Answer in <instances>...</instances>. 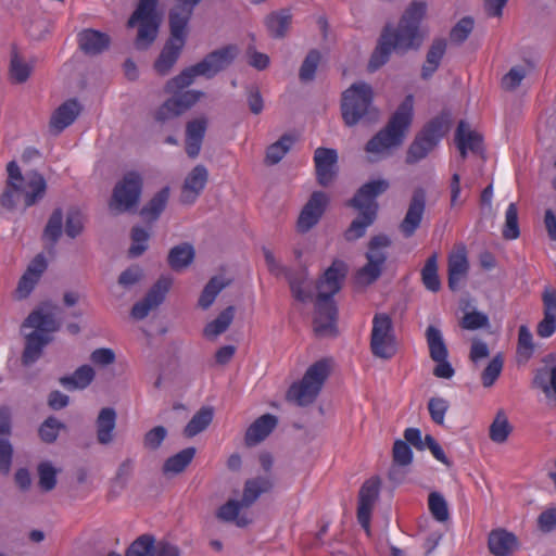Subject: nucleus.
Returning a JSON list of instances; mask_svg holds the SVG:
<instances>
[{"mask_svg": "<svg viewBox=\"0 0 556 556\" xmlns=\"http://www.w3.org/2000/svg\"><path fill=\"white\" fill-rule=\"evenodd\" d=\"M513 428L507 419V416L503 409H500L492 424L489 428L490 439L498 444L507 441Z\"/></svg>", "mask_w": 556, "mask_h": 556, "instance_id": "nucleus-48", "label": "nucleus"}, {"mask_svg": "<svg viewBox=\"0 0 556 556\" xmlns=\"http://www.w3.org/2000/svg\"><path fill=\"white\" fill-rule=\"evenodd\" d=\"M446 40L444 38H435L426 54V60L421 66L420 77L424 80L430 79L438 71L441 61L446 52Z\"/></svg>", "mask_w": 556, "mask_h": 556, "instance_id": "nucleus-28", "label": "nucleus"}, {"mask_svg": "<svg viewBox=\"0 0 556 556\" xmlns=\"http://www.w3.org/2000/svg\"><path fill=\"white\" fill-rule=\"evenodd\" d=\"M170 194L169 187H164L157 191L148 203L142 206L139 214L147 223L156 222L164 212Z\"/></svg>", "mask_w": 556, "mask_h": 556, "instance_id": "nucleus-32", "label": "nucleus"}, {"mask_svg": "<svg viewBox=\"0 0 556 556\" xmlns=\"http://www.w3.org/2000/svg\"><path fill=\"white\" fill-rule=\"evenodd\" d=\"M518 546L517 536L505 529H495L489 534L488 547L494 556H511Z\"/></svg>", "mask_w": 556, "mask_h": 556, "instance_id": "nucleus-25", "label": "nucleus"}, {"mask_svg": "<svg viewBox=\"0 0 556 556\" xmlns=\"http://www.w3.org/2000/svg\"><path fill=\"white\" fill-rule=\"evenodd\" d=\"M97 440L102 445H108L114 440L116 427V412L112 407H104L99 412L96 420Z\"/></svg>", "mask_w": 556, "mask_h": 556, "instance_id": "nucleus-29", "label": "nucleus"}, {"mask_svg": "<svg viewBox=\"0 0 556 556\" xmlns=\"http://www.w3.org/2000/svg\"><path fill=\"white\" fill-rule=\"evenodd\" d=\"M390 187L386 179L371 180L364 184L349 200L348 205L359 211L358 216L352 220L344 232L348 241H355L362 238L367 227L374 224L377 217L378 203L376 198L384 193Z\"/></svg>", "mask_w": 556, "mask_h": 556, "instance_id": "nucleus-4", "label": "nucleus"}, {"mask_svg": "<svg viewBox=\"0 0 556 556\" xmlns=\"http://www.w3.org/2000/svg\"><path fill=\"white\" fill-rule=\"evenodd\" d=\"M208 119L205 116L191 119L186 124L185 150L190 159L200 154L207 129Z\"/></svg>", "mask_w": 556, "mask_h": 556, "instance_id": "nucleus-21", "label": "nucleus"}, {"mask_svg": "<svg viewBox=\"0 0 556 556\" xmlns=\"http://www.w3.org/2000/svg\"><path fill=\"white\" fill-rule=\"evenodd\" d=\"M157 4L159 0H139L136 10L127 21V27H135L138 20L161 21L156 13Z\"/></svg>", "mask_w": 556, "mask_h": 556, "instance_id": "nucleus-49", "label": "nucleus"}, {"mask_svg": "<svg viewBox=\"0 0 556 556\" xmlns=\"http://www.w3.org/2000/svg\"><path fill=\"white\" fill-rule=\"evenodd\" d=\"M66 429V425L54 416H49L43 420L38 429V435L43 443L52 444L56 441L61 430Z\"/></svg>", "mask_w": 556, "mask_h": 556, "instance_id": "nucleus-53", "label": "nucleus"}, {"mask_svg": "<svg viewBox=\"0 0 556 556\" xmlns=\"http://www.w3.org/2000/svg\"><path fill=\"white\" fill-rule=\"evenodd\" d=\"M428 506L432 517L439 522H445L450 519L448 505L444 496L433 491L428 496Z\"/></svg>", "mask_w": 556, "mask_h": 556, "instance_id": "nucleus-55", "label": "nucleus"}, {"mask_svg": "<svg viewBox=\"0 0 556 556\" xmlns=\"http://www.w3.org/2000/svg\"><path fill=\"white\" fill-rule=\"evenodd\" d=\"M533 384L540 388L545 395H549L552 392L556 394V365L547 368H541L536 371Z\"/></svg>", "mask_w": 556, "mask_h": 556, "instance_id": "nucleus-54", "label": "nucleus"}, {"mask_svg": "<svg viewBox=\"0 0 556 556\" xmlns=\"http://www.w3.org/2000/svg\"><path fill=\"white\" fill-rule=\"evenodd\" d=\"M285 276L289 282L293 296L300 302H306L312 299L313 294L311 291H305L303 286L307 279V271L303 269L299 273L287 270Z\"/></svg>", "mask_w": 556, "mask_h": 556, "instance_id": "nucleus-51", "label": "nucleus"}, {"mask_svg": "<svg viewBox=\"0 0 556 556\" xmlns=\"http://www.w3.org/2000/svg\"><path fill=\"white\" fill-rule=\"evenodd\" d=\"M264 23L273 38L282 39L287 36L292 23V14L288 9H280L266 15Z\"/></svg>", "mask_w": 556, "mask_h": 556, "instance_id": "nucleus-30", "label": "nucleus"}, {"mask_svg": "<svg viewBox=\"0 0 556 556\" xmlns=\"http://www.w3.org/2000/svg\"><path fill=\"white\" fill-rule=\"evenodd\" d=\"M170 279L160 278L148 291L146 296L134 304L130 315L136 320L144 319L149 313L157 308L165 300L170 287Z\"/></svg>", "mask_w": 556, "mask_h": 556, "instance_id": "nucleus-17", "label": "nucleus"}, {"mask_svg": "<svg viewBox=\"0 0 556 556\" xmlns=\"http://www.w3.org/2000/svg\"><path fill=\"white\" fill-rule=\"evenodd\" d=\"M52 341V337L39 331H31L25 336V348L22 354V364L30 366L36 363L42 355L45 346Z\"/></svg>", "mask_w": 556, "mask_h": 556, "instance_id": "nucleus-26", "label": "nucleus"}, {"mask_svg": "<svg viewBox=\"0 0 556 556\" xmlns=\"http://www.w3.org/2000/svg\"><path fill=\"white\" fill-rule=\"evenodd\" d=\"M231 280L226 279L223 276H214L204 286L200 298L198 300V305L202 309H207L214 303L216 296L230 285Z\"/></svg>", "mask_w": 556, "mask_h": 556, "instance_id": "nucleus-43", "label": "nucleus"}, {"mask_svg": "<svg viewBox=\"0 0 556 556\" xmlns=\"http://www.w3.org/2000/svg\"><path fill=\"white\" fill-rule=\"evenodd\" d=\"M534 351V344L532 340V333L527 326H520L518 331V346L517 353L525 361H528Z\"/></svg>", "mask_w": 556, "mask_h": 556, "instance_id": "nucleus-64", "label": "nucleus"}, {"mask_svg": "<svg viewBox=\"0 0 556 556\" xmlns=\"http://www.w3.org/2000/svg\"><path fill=\"white\" fill-rule=\"evenodd\" d=\"M424 286L432 292H438L441 288V281L438 275L437 254H432L426 261L421 270Z\"/></svg>", "mask_w": 556, "mask_h": 556, "instance_id": "nucleus-52", "label": "nucleus"}, {"mask_svg": "<svg viewBox=\"0 0 556 556\" xmlns=\"http://www.w3.org/2000/svg\"><path fill=\"white\" fill-rule=\"evenodd\" d=\"M22 328H34V331L49 334L59 330L60 325L56 323L52 313H43L42 309L33 311L22 324Z\"/></svg>", "mask_w": 556, "mask_h": 556, "instance_id": "nucleus-33", "label": "nucleus"}, {"mask_svg": "<svg viewBox=\"0 0 556 556\" xmlns=\"http://www.w3.org/2000/svg\"><path fill=\"white\" fill-rule=\"evenodd\" d=\"M473 18L465 16L460 18L455 26L451 29L450 39L456 45L463 43L471 34L473 29Z\"/></svg>", "mask_w": 556, "mask_h": 556, "instance_id": "nucleus-62", "label": "nucleus"}, {"mask_svg": "<svg viewBox=\"0 0 556 556\" xmlns=\"http://www.w3.org/2000/svg\"><path fill=\"white\" fill-rule=\"evenodd\" d=\"M26 186L29 190L25 191V206H33L37 201L41 200L47 190V182L43 176L37 172L27 173Z\"/></svg>", "mask_w": 556, "mask_h": 556, "instance_id": "nucleus-45", "label": "nucleus"}, {"mask_svg": "<svg viewBox=\"0 0 556 556\" xmlns=\"http://www.w3.org/2000/svg\"><path fill=\"white\" fill-rule=\"evenodd\" d=\"M245 508L240 500H228L216 511V518L224 522H235L239 528H245L251 520L245 516H240V510Z\"/></svg>", "mask_w": 556, "mask_h": 556, "instance_id": "nucleus-35", "label": "nucleus"}, {"mask_svg": "<svg viewBox=\"0 0 556 556\" xmlns=\"http://www.w3.org/2000/svg\"><path fill=\"white\" fill-rule=\"evenodd\" d=\"M278 426V418L273 414H264L255 419L247 429L244 443L247 446H255L263 442Z\"/></svg>", "mask_w": 556, "mask_h": 556, "instance_id": "nucleus-23", "label": "nucleus"}, {"mask_svg": "<svg viewBox=\"0 0 556 556\" xmlns=\"http://www.w3.org/2000/svg\"><path fill=\"white\" fill-rule=\"evenodd\" d=\"M329 203L328 195L323 191H314L303 206L298 222L296 230L306 233L318 224Z\"/></svg>", "mask_w": 556, "mask_h": 556, "instance_id": "nucleus-15", "label": "nucleus"}, {"mask_svg": "<svg viewBox=\"0 0 556 556\" xmlns=\"http://www.w3.org/2000/svg\"><path fill=\"white\" fill-rule=\"evenodd\" d=\"M370 351L374 356L381 359H390L396 353L393 323L388 314L379 313L374 316Z\"/></svg>", "mask_w": 556, "mask_h": 556, "instance_id": "nucleus-11", "label": "nucleus"}, {"mask_svg": "<svg viewBox=\"0 0 556 556\" xmlns=\"http://www.w3.org/2000/svg\"><path fill=\"white\" fill-rule=\"evenodd\" d=\"M47 266V261L42 254H38L33 258L17 285L16 292L21 299L30 294Z\"/></svg>", "mask_w": 556, "mask_h": 556, "instance_id": "nucleus-24", "label": "nucleus"}, {"mask_svg": "<svg viewBox=\"0 0 556 556\" xmlns=\"http://www.w3.org/2000/svg\"><path fill=\"white\" fill-rule=\"evenodd\" d=\"M320 59L321 54L316 49L311 50L306 54L299 71V78L301 81H312L315 78L316 70L318 67Z\"/></svg>", "mask_w": 556, "mask_h": 556, "instance_id": "nucleus-58", "label": "nucleus"}, {"mask_svg": "<svg viewBox=\"0 0 556 556\" xmlns=\"http://www.w3.org/2000/svg\"><path fill=\"white\" fill-rule=\"evenodd\" d=\"M340 110L346 127L370 125L379 119V111L374 105L372 87L365 81L354 83L342 92Z\"/></svg>", "mask_w": 556, "mask_h": 556, "instance_id": "nucleus-5", "label": "nucleus"}, {"mask_svg": "<svg viewBox=\"0 0 556 556\" xmlns=\"http://www.w3.org/2000/svg\"><path fill=\"white\" fill-rule=\"evenodd\" d=\"M447 116L440 115L428 122L409 144L405 162L409 165L426 159L435 149L448 129Z\"/></svg>", "mask_w": 556, "mask_h": 556, "instance_id": "nucleus-9", "label": "nucleus"}, {"mask_svg": "<svg viewBox=\"0 0 556 556\" xmlns=\"http://www.w3.org/2000/svg\"><path fill=\"white\" fill-rule=\"evenodd\" d=\"M214 408L212 406H202L184 428L186 438H193L203 432L213 421Z\"/></svg>", "mask_w": 556, "mask_h": 556, "instance_id": "nucleus-41", "label": "nucleus"}, {"mask_svg": "<svg viewBox=\"0 0 556 556\" xmlns=\"http://www.w3.org/2000/svg\"><path fill=\"white\" fill-rule=\"evenodd\" d=\"M314 162L317 182L323 187L330 186L337 176V151L329 148H317L314 153Z\"/></svg>", "mask_w": 556, "mask_h": 556, "instance_id": "nucleus-18", "label": "nucleus"}, {"mask_svg": "<svg viewBox=\"0 0 556 556\" xmlns=\"http://www.w3.org/2000/svg\"><path fill=\"white\" fill-rule=\"evenodd\" d=\"M425 337L432 361H444L447 358L448 350L440 329L431 325L427 328Z\"/></svg>", "mask_w": 556, "mask_h": 556, "instance_id": "nucleus-44", "label": "nucleus"}, {"mask_svg": "<svg viewBox=\"0 0 556 556\" xmlns=\"http://www.w3.org/2000/svg\"><path fill=\"white\" fill-rule=\"evenodd\" d=\"M96 372L89 365L78 367L73 375L63 376L59 382L68 391L86 389L94 379Z\"/></svg>", "mask_w": 556, "mask_h": 556, "instance_id": "nucleus-37", "label": "nucleus"}, {"mask_svg": "<svg viewBox=\"0 0 556 556\" xmlns=\"http://www.w3.org/2000/svg\"><path fill=\"white\" fill-rule=\"evenodd\" d=\"M391 243V239L383 233L374 236L369 240L366 253L367 263L356 274V280L359 285H371L381 276L388 257L386 250Z\"/></svg>", "mask_w": 556, "mask_h": 556, "instance_id": "nucleus-10", "label": "nucleus"}, {"mask_svg": "<svg viewBox=\"0 0 556 556\" xmlns=\"http://www.w3.org/2000/svg\"><path fill=\"white\" fill-rule=\"evenodd\" d=\"M160 24L161 21L138 20V31L134 41L137 50L144 51L152 46L157 37Z\"/></svg>", "mask_w": 556, "mask_h": 556, "instance_id": "nucleus-36", "label": "nucleus"}, {"mask_svg": "<svg viewBox=\"0 0 556 556\" xmlns=\"http://www.w3.org/2000/svg\"><path fill=\"white\" fill-rule=\"evenodd\" d=\"M208 180V172L202 164L194 166L185 178L180 202L182 204H193L201 192L204 190Z\"/></svg>", "mask_w": 556, "mask_h": 556, "instance_id": "nucleus-19", "label": "nucleus"}, {"mask_svg": "<svg viewBox=\"0 0 556 556\" xmlns=\"http://www.w3.org/2000/svg\"><path fill=\"white\" fill-rule=\"evenodd\" d=\"M427 192L424 188H415L409 199L408 207L399 230L404 238H410L420 227L426 211Z\"/></svg>", "mask_w": 556, "mask_h": 556, "instance_id": "nucleus-14", "label": "nucleus"}, {"mask_svg": "<svg viewBox=\"0 0 556 556\" xmlns=\"http://www.w3.org/2000/svg\"><path fill=\"white\" fill-rule=\"evenodd\" d=\"M194 255L192 244L184 242L169 250L167 262L173 270L178 271L188 267L193 262Z\"/></svg>", "mask_w": 556, "mask_h": 556, "instance_id": "nucleus-39", "label": "nucleus"}, {"mask_svg": "<svg viewBox=\"0 0 556 556\" xmlns=\"http://www.w3.org/2000/svg\"><path fill=\"white\" fill-rule=\"evenodd\" d=\"M79 49L86 55H98L109 49L111 38L108 34L92 28H86L78 33Z\"/></svg>", "mask_w": 556, "mask_h": 556, "instance_id": "nucleus-22", "label": "nucleus"}, {"mask_svg": "<svg viewBox=\"0 0 556 556\" xmlns=\"http://www.w3.org/2000/svg\"><path fill=\"white\" fill-rule=\"evenodd\" d=\"M33 67L30 64L24 62V60L18 54L17 48L15 46L12 47L11 50V60H10V77L16 84L25 83L30 74Z\"/></svg>", "mask_w": 556, "mask_h": 556, "instance_id": "nucleus-50", "label": "nucleus"}, {"mask_svg": "<svg viewBox=\"0 0 556 556\" xmlns=\"http://www.w3.org/2000/svg\"><path fill=\"white\" fill-rule=\"evenodd\" d=\"M502 233L503 237L507 240L517 239L520 235L518 225V210L515 203H510L507 207Z\"/></svg>", "mask_w": 556, "mask_h": 556, "instance_id": "nucleus-61", "label": "nucleus"}, {"mask_svg": "<svg viewBox=\"0 0 556 556\" xmlns=\"http://www.w3.org/2000/svg\"><path fill=\"white\" fill-rule=\"evenodd\" d=\"M392 462L393 466L389 471V479L392 481H399L400 470L397 467H407L413 462V451L410 446L401 439H397L393 443L392 448Z\"/></svg>", "mask_w": 556, "mask_h": 556, "instance_id": "nucleus-34", "label": "nucleus"}, {"mask_svg": "<svg viewBox=\"0 0 556 556\" xmlns=\"http://www.w3.org/2000/svg\"><path fill=\"white\" fill-rule=\"evenodd\" d=\"M273 488L274 479L270 476H257L245 480L241 504L245 508L251 507L262 494L270 492Z\"/></svg>", "mask_w": 556, "mask_h": 556, "instance_id": "nucleus-27", "label": "nucleus"}, {"mask_svg": "<svg viewBox=\"0 0 556 556\" xmlns=\"http://www.w3.org/2000/svg\"><path fill=\"white\" fill-rule=\"evenodd\" d=\"M195 447H186L177 454L168 457L162 467V472L165 476L179 475L186 470V468L192 462L195 455Z\"/></svg>", "mask_w": 556, "mask_h": 556, "instance_id": "nucleus-38", "label": "nucleus"}, {"mask_svg": "<svg viewBox=\"0 0 556 556\" xmlns=\"http://www.w3.org/2000/svg\"><path fill=\"white\" fill-rule=\"evenodd\" d=\"M427 13V2L413 1L403 12L396 26L387 24L368 61V71L376 72L391 58L392 52L404 55L422 46L425 34L420 24Z\"/></svg>", "mask_w": 556, "mask_h": 556, "instance_id": "nucleus-1", "label": "nucleus"}, {"mask_svg": "<svg viewBox=\"0 0 556 556\" xmlns=\"http://www.w3.org/2000/svg\"><path fill=\"white\" fill-rule=\"evenodd\" d=\"M63 212L61 208H55L48 219L43 230V237L49 239L52 244H55L62 236Z\"/></svg>", "mask_w": 556, "mask_h": 556, "instance_id": "nucleus-60", "label": "nucleus"}, {"mask_svg": "<svg viewBox=\"0 0 556 556\" xmlns=\"http://www.w3.org/2000/svg\"><path fill=\"white\" fill-rule=\"evenodd\" d=\"M203 0H176L168 12V22L188 29L194 8Z\"/></svg>", "mask_w": 556, "mask_h": 556, "instance_id": "nucleus-40", "label": "nucleus"}, {"mask_svg": "<svg viewBox=\"0 0 556 556\" xmlns=\"http://www.w3.org/2000/svg\"><path fill=\"white\" fill-rule=\"evenodd\" d=\"M168 27L169 37L153 65L156 73L162 76L167 75L175 65L181 54L188 37L187 28L172 22H168Z\"/></svg>", "mask_w": 556, "mask_h": 556, "instance_id": "nucleus-12", "label": "nucleus"}, {"mask_svg": "<svg viewBox=\"0 0 556 556\" xmlns=\"http://www.w3.org/2000/svg\"><path fill=\"white\" fill-rule=\"evenodd\" d=\"M413 96H407L391 115L387 125L365 146L370 163L390 155L392 149L402 146L413 121Z\"/></svg>", "mask_w": 556, "mask_h": 556, "instance_id": "nucleus-3", "label": "nucleus"}, {"mask_svg": "<svg viewBox=\"0 0 556 556\" xmlns=\"http://www.w3.org/2000/svg\"><path fill=\"white\" fill-rule=\"evenodd\" d=\"M332 362L321 358L312 364L299 382H294L287 391L286 399L298 406H307L315 402L324 383L330 376Z\"/></svg>", "mask_w": 556, "mask_h": 556, "instance_id": "nucleus-7", "label": "nucleus"}, {"mask_svg": "<svg viewBox=\"0 0 556 556\" xmlns=\"http://www.w3.org/2000/svg\"><path fill=\"white\" fill-rule=\"evenodd\" d=\"M295 140L296 138L291 134L282 135L276 142L267 147L264 163L269 166L278 164L291 150Z\"/></svg>", "mask_w": 556, "mask_h": 556, "instance_id": "nucleus-42", "label": "nucleus"}, {"mask_svg": "<svg viewBox=\"0 0 556 556\" xmlns=\"http://www.w3.org/2000/svg\"><path fill=\"white\" fill-rule=\"evenodd\" d=\"M239 49L236 45H227L207 53L202 61L189 66L177 76L166 83L168 91L184 89L190 86L197 76L207 79L215 77L218 73L227 70L238 56Z\"/></svg>", "mask_w": 556, "mask_h": 556, "instance_id": "nucleus-6", "label": "nucleus"}, {"mask_svg": "<svg viewBox=\"0 0 556 556\" xmlns=\"http://www.w3.org/2000/svg\"><path fill=\"white\" fill-rule=\"evenodd\" d=\"M143 190V177L136 170H129L115 184L109 201L110 211L119 215L137 210Z\"/></svg>", "mask_w": 556, "mask_h": 556, "instance_id": "nucleus-8", "label": "nucleus"}, {"mask_svg": "<svg viewBox=\"0 0 556 556\" xmlns=\"http://www.w3.org/2000/svg\"><path fill=\"white\" fill-rule=\"evenodd\" d=\"M504 365L501 353L496 354L481 372V382L484 388L492 387L500 377Z\"/></svg>", "mask_w": 556, "mask_h": 556, "instance_id": "nucleus-59", "label": "nucleus"}, {"mask_svg": "<svg viewBox=\"0 0 556 556\" xmlns=\"http://www.w3.org/2000/svg\"><path fill=\"white\" fill-rule=\"evenodd\" d=\"M130 238L132 243L128 250V255L130 257H139L148 249L150 233L144 228L135 226L131 228Z\"/></svg>", "mask_w": 556, "mask_h": 556, "instance_id": "nucleus-57", "label": "nucleus"}, {"mask_svg": "<svg viewBox=\"0 0 556 556\" xmlns=\"http://www.w3.org/2000/svg\"><path fill=\"white\" fill-rule=\"evenodd\" d=\"M380 479L372 477L366 480L358 492L357 520L362 528L370 533L371 511L379 497Z\"/></svg>", "mask_w": 556, "mask_h": 556, "instance_id": "nucleus-16", "label": "nucleus"}, {"mask_svg": "<svg viewBox=\"0 0 556 556\" xmlns=\"http://www.w3.org/2000/svg\"><path fill=\"white\" fill-rule=\"evenodd\" d=\"M235 316V307L228 306L211 323H208L203 334L208 339H215L219 334L224 333L230 326Z\"/></svg>", "mask_w": 556, "mask_h": 556, "instance_id": "nucleus-46", "label": "nucleus"}, {"mask_svg": "<svg viewBox=\"0 0 556 556\" xmlns=\"http://www.w3.org/2000/svg\"><path fill=\"white\" fill-rule=\"evenodd\" d=\"M154 543L152 534H142L128 546L125 556H153Z\"/></svg>", "mask_w": 556, "mask_h": 556, "instance_id": "nucleus-56", "label": "nucleus"}, {"mask_svg": "<svg viewBox=\"0 0 556 556\" xmlns=\"http://www.w3.org/2000/svg\"><path fill=\"white\" fill-rule=\"evenodd\" d=\"M348 275V265L334 260L317 280L315 299L314 332L318 338H331L337 334L338 307L333 295L342 288Z\"/></svg>", "mask_w": 556, "mask_h": 556, "instance_id": "nucleus-2", "label": "nucleus"}, {"mask_svg": "<svg viewBox=\"0 0 556 556\" xmlns=\"http://www.w3.org/2000/svg\"><path fill=\"white\" fill-rule=\"evenodd\" d=\"M466 330H477L490 327V320L486 314L478 311L465 313L459 323Z\"/></svg>", "mask_w": 556, "mask_h": 556, "instance_id": "nucleus-63", "label": "nucleus"}, {"mask_svg": "<svg viewBox=\"0 0 556 556\" xmlns=\"http://www.w3.org/2000/svg\"><path fill=\"white\" fill-rule=\"evenodd\" d=\"M38 486L42 492H51L58 483L60 469L55 468L50 460L40 462L37 465Z\"/></svg>", "mask_w": 556, "mask_h": 556, "instance_id": "nucleus-47", "label": "nucleus"}, {"mask_svg": "<svg viewBox=\"0 0 556 556\" xmlns=\"http://www.w3.org/2000/svg\"><path fill=\"white\" fill-rule=\"evenodd\" d=\"M81 112V105L76 99H68L62 103L51 115L50 131L59 135L72 125Z\"/></svg>", "mask_w": 556, "mask_h": 556, "instance_id": "nucleus-20", "label": "nucleus"}, {"mask_svg": "<svg viewBox=\"0 0 556 556\" xmlns=\"http://www.w3.org/2000/svg\"><path fill=\"white\" fill-rule=\"evenodd\" d=\"M165 90L169 92L166 88ZM179 89H176L175 94L166 100L155 112L154 118L156 122L165 123L170 121L179 115L184 114L191 106H193L202 97H204V92L198 90H187L182 92H177Z\"/></svg>", "mask_w": 556, "mask_h": 556, "instance_id": "nucleus-13", "label": "nucleus"}, {"mask_svg": "<svg viewBox=\"0 0 556 556\" xmlns=\"http://www.w3.org/2000/svg\"><path fill=\"white\" fill-rule=\"evenodd\" d=\"M469 264L466 251L463 248L460 251L453 253L448 257V288L456 291L459 288L460 281L468 273Z\"/></svg>", "mask_w": 556, "mask_h": 556, "instance_id": "nucleus-31", "label": "nucleus"}]
</instances>
